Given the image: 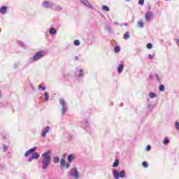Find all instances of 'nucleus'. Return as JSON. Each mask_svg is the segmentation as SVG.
<instances>
[{
	"label": "nucleus",
	"mask_w": 179,
	"mask_h": 179,
	"mask_svg": "<svg viewBox=\"0 0 179 179\" xmlns=\"http://www.w3.org/2000/svg\"><path fill=\"white\" fill-rule=\"evenodd\" d=\"M51 151L48 150L42 155V169L43 170H47L48 166L51 164V157L50 156Z\"/></svg>",
	"instance_id": "f257e3e1"
},
{
	"label": "nucleus",
	"mask_w": 179,
	"mask_h": 179,
	"mask_svg": "<svg viewBox=\"0 0 179 179\" xmlns=\"http://www.w3.org/2000/svg\"><path fill=\"white\" fill-rule=\"evenodd\" d=\"M113 176L115 179L125 178L127 177V173L125 170H122L119 172L117 169H113Z\"/></svg>",
	"instance_id": "f03ea898"
},
{
	"label": "nucleus",
	"mask_w": 179,
	"mask_h": 179,
	"mask_svg": "<svg viewBox=\"0 0 179 179\" xmlns=\"http://www.w3.org/2000/svg\"><path fill=\"white\" fill-rule=\"evenodd\" d=\"M45 55H46V53H45V51L44 50L36 52L32 57V61L33 62H37V61H40V59L44 58Z\"/></svg>",
	"instance_id": "7ed1b4c3"
},
{
	"label": "nucleus",
	"mask_w": 179,
	"mask_h": 179,
	"mask_svg": "<svg viewBox=\"0 0 179 179\" xmlns=\"http://www.w3.org/2000/svg\"><path fill=\"white\" fill-rule=\"evenodd\" d=\"M69 176L74 179H79V171L76 167L71 168L70 170Z\"/></svg>",
	"instance_id": "20e7f679"
},
{
	"label": "nucleus",
	"mask_w": 179,
	"mask_h": 179,
	"mask_svg": "<svg viewBox=\"0 0 179 179\" xmlns=\"http://www.w3.org/2000/svg\"><path fill=\"white\" fill-rule=\"evenodd\" d=\"M59 103L62 106V115H64V114H65V113H66V111H68V104L66 103V102L65 101V99H59Z\"/></svg>",
	"instance_id": "39448f33"
},
{
	"label": "nucleus",
	"mask_w": 179,
	"mask_h": 179,
	"mask_svg": "<svg viewBox=\"0 0 179 179\" xmlns=\"http://www.w3.org/2000/svg\"><path fill=\"white\" fill-rule=\"evenodd\" d=\"M80 3L84 5L85 8H89V9H93V6L87 0H79Z\"/></svg>",
	"instance_id": "423d86ee"
},
{
	"label": "nucleus",
	"mask_w": 179,
	"mask_h": 179,
	"mask_svg": "<svg viewBox=\"0 0 179 179\" xmlns=\"http://www.w3.org/2000/svg\"><path fill=\"white\" fill-rule=\"evenodd\" d=\"M145 22H150V19H153V13L148 11L145 15Z\"/></svg>",
	"instance_id": "0eeeda50"
},
{
	"label": "nucleus",
	"mask_w": 179,
	"mask_h": 179,
	"mask_svg": "<svg viewBox=\"0 0 179 179\" xmlns=\"http://www.w3.org/2000/svg\"><path fill=\"white\" fill-rule=\"evenodd\" d=\"M51 130V127L50 126H47L42 131L41 136L43 138H45L47 136V134L50 132Z\"/></svg>",
	"instance_id": "6e6552de"
},
{
	"label": "nucleus",
	"mask_w": 179,
	"mask_h": 179,
	"mask_svg": "<svg viewBox=\"0 0 179 179\" xmlns=\"http://www.w3.org/2000/svg\"><path fill=\"white\" fill-rule=\"evenodd\" d=\"M51 9H52V10L59 11V10H62V6H58V5H55V3H53L51 6Z\"/></svg>",
	"instance_id": "1a4fd4ad"
},
{
	"label": "nucleus",
	"mask_w": 179,
	"mask_h": 179,
	"mask_svg": "<svg viewBox=\"0 0 179 179\" xmlns=\"http://www.w3.org/2000/svg\"><path fill=\"white\" fill-rule=\"evenodd\" d=\"M52 5H54V3H52L50 1H43V8H50L51 9Z\"/></svg>",
	"instance_id": "9d476101"
},
{
	"label": "nucleus",
	"mask_w": 179,
	"mask_h": 179,
	"mask_svg": "<svg viewBox=\"0 0 179 179\" xmlns=\"http://www.w3.org/2000/svg\"><path fill=\"white\" fill-rule=\"evenodd\" d=\"M36 147H34L31 149H29L28 151H27L24 154V157H27L29 156V155H31V153H34V152H36Z\"/></svg>",
	"instance_id": "9b49d317"
},
{
	"label": "nucleus",
	"mask_w": 179,
	"mask_h": 179,
	"mask_svg": "<svg viewBox=\"0 0 179 179\" xmlns=\"http://www.w3.org/2000/svg\"><path fill=\"white\" fill-rule=\"evenodd\" d=\"M150 79H151L152 80H153V79H156L157 82H160V78L159 77V75L156 73L153 75H150Z\"/></svg>",
	"instance_id": "f8f14e48"
},
{
	"label": "nucleus",
	"mask_w": 179,
	"mask_h": 179,
	"mask_svg": "<svg viewBox=\"0 0 179 179\" xmlns=\"http://www.w3.org/2000/svg\"><path fill=\"white\" fill-rule=\"evenodd\" d=\"M7 10H8V7L6 6H3L0 8V13L1 15H5V13H6Z\"/></svg>",
	"instance_id": "ddd939ff"
},
{
	"label": "nucleus",
	"mask_w": 179,
	"mask_h": 179,
	"mask_svg": "<svg viewBox=\"0 0 179 179\" xmlns=\"http://www.w3.org/2000/svg\"><path fill=\"white\" fill-rule=\"evenodd\" d=\"M81 124H82L81 125L83 128H89L90 124H89V122L87 121V120L83 121L81 122Z\"/></svg>",
	"instance_id": "4468645a"
},
{
	"label": "nucleus",
	"mask_w": 179,
	"mask_h": 179,
	"mask_svg": "<svg viewBox=\"0 0 179 179\" xmlns=\"http://www.w3.org/2000/svg\"><path fill=\"white\" fill-rule=\"evenodd\" d=\"M49 33L50 34H51L52 36H55V34H57V29H55V28H50L49 29Z\"/></svg>",
	"instance_id": "2eb2a0df"
},
{
	"label": "nucleus",
	"mask_w": 179,
	"mask_h": 179,
	"mask_svg": "<svg viewBox=\"0 0 179 179\" xmlns=\"http://www.w3.org/2000/svg\"><path fill=\"white\" fill-rule=\"evenodd\" d=\"M43 98L45 101H48L50 100V94L48 92H45L43 95Z\"/></svg>",
	"instance_id": "dca6fc26"
},
{
	"label": "nucleus",
	"mask_w": 179,
	"mask_h": 179,
	"mask_svg": "<svg viewBox=\"0 0 179 179\" xmlns=\"http://www.w3.org/2000/svg\"><path fill=\"white\" fill-rule=\"evenodd\" d=\"M73 159H75V157L72 154L68 155L67 157V160L69 163H72V160H73Z\"/></svg>",
	"instance_id": "f3484780"
},
{
	"label": "nucleus",
	"mask_w": 179,
	"mask_h": 179,
	"mask_svg": "<svg viewBox=\"0 0 179 179\" xmlns=\"http://www.w3.org/2000/svg\"><path fill=\"white\" fill-rule=\"evenodd\" d=\"M123 70H124V65L123 64H120L118 68H117L118 73H122Z\"/></svg>",
	"instance_id": "a211bd4d"
},
{
	"label": "nucleus",
	"mask_w": 179,
	"mask_h": 179,
	"mask_svg": "<svg viewBox=\"0 0 179 179\" xmlns=\"http://www.w3.org/2000/svg\"><path fill=\"white\" fill-rule=\"evenodd\" d=\"M120 166V160L118 159H116L112 166V167H118Z\"/></svg>",
	"instance_id": "6ab92c4d"
},
{
	"label": "nucleus",
	"mask_w": 179,
	"mask_h": 179,
	"mask_svg": "<svg viewBox=\"0 0 179 179\" xmlns=\"http://www.w3.org/2000/svg\"><path fill=\"white\" fill-rule=\"evenodd\" d=\"M32 159H35L36 160H37V159H38V157H40V155H38V153L37 152H34L31 155Z\"/></svg>",
	"instance_id": "aec40b11"
},
{
	"label": "nucleus",
	"mask_w": 179,
	"mask_h": 179,
	"mask_svg": "<svg viewBox=\"0 0 179 179\" xmlns=\"http://www.w3.org/2000/svg\"><path fill=\"white\" fill-rule=\"evenodd\" d=\"M149 97L150 99H155V97H157V94H156L155 92H150Z\"/></svg>",
	"instance_id": "412c9836"
},
{
	"label": "nucleus",
	"mask_w": 179,
	"mask_h": 179,
	"mask_svg": "<svg viewBox=\"0 0 179 179\" xmlns=\"http://www.w3.org/2000/svg\"><path fill=\"white\" fill-rule=\"evenodd\" d=\"M130 37H131V36L129 35V32L127 31V32H125V34H124L123 38H124V40H128Z\"/></svg>",
	"instance_id": "4be33fe9"
},
{
	"label": "nucleus",
	"mask_w": 179,
	"mask_h": 179,
	"mask_svg": "<svg viewBox=\"0 0 179 179\" xmlns=\"http://www.w3.org/2000/svg\"><path fill=\"white\" fill-rule=\"evenodd\" d=\"M60 166L62 169H64L65 168V159H62L60 161Z\"/></svg>",
	"instance_id": "5701e85b"
},
{
	"label": "nucleus",
	"mask_w": 179,
	"mask_h": 179,
	"mask_svg": "<svg viewBox=\"0 0 179 179\" xmlns=\"http://www.w3.org/2000/svg\"><path fill=\"white\" fill-rule=\"evenodd\" d=\"M102 10H105L106 12H110V8L107 6H103Z\"/></svg>",
	"instance_id": "b1692460"
},
{
	"label": "nucleus",
	"mask_w": 179,
	"mask_h": 179,
	"mask_svg": "<svg viewBox=\"0 0 179 179\" xmlns=\"http://www.w3.org/2000/svg\"><path fill=\"white\" fill-rule=\"evenodd\" d=\"M138 27H140V29H142L143 27V22L142 21H138L137 22Z\"/></svg>",
	"instance_id": "393cba45"
},
{
	"label": "nucleus",
	"mask_w": 179,
	"mask_h": 179,
	"mask_svg": "<svg viewBox=\"0 0 179 179\" xmlns=\"http://www.w3.org/2000/svg\"><path fill=\"white\" fill-rule=\"evenodd\" d=\"M120 50L121 49L120 48V46H118V45L115 46L114 48L115 52H120Z\"/></svg>",
	"instance_id": "a878e982"
},
{
	"label": "nucleus",
	"mask_w": 179,
	"mask_h": 179,
	"mask_svg": "<svg viewBox=\"0 0 179 179\" xmlns=\"http://www.w3.org/2000/svg\"><path fill=\"white\" fill-rule=\"evenodd\" d=\"M79 72H80V73L78 74V78H82L83 76V73H84L83 69H80Z\"/></svg>",
	"instance_id": "bb28decb"
},
{
	"label": "nucleus",
	"mask_w": 179,
	"mask_h": 179,
	"mask_svg": "<svg viewBox=\"0 0 179 179\" xmlns=\"http://www.w3.org/2000/svg\"><path fill=\"white\" fill-rule=\"evenodd\" d=\"M159 92H164V90H165V89H166V87L163 85H161L160 86H159Z\"/></svg>",
	"instance_id": "cd10ccee"
},
{
	"label": "nucleus",
	"mask_w": 179,
	"mask_h": 179,
	"mask_svg": "<svg viewBox=\"0 0 179 179\" xmlns=\"http://www.w3.org/2000/svg\"><path fill=\"white\" fill-rule=\"evenodd\" d=\"M54 163H59V158L58 157H55L53 158Z\"/></svg>",
	"instance_id": "c85d7f7f"
},
{
	"label": "nucleus",
	"mask_w": 179,
	"mask_h": 179,
	"mask_svg": "<svg viewBox=\"0 0 179 179\" xmlns=\"http://www.w3.org/2000/svg\"><path fill=\"white\" fill-rule=\"evenodd\" d=\"M142 166H143V167H145V169L148 168V167H149V164H148L147 162H143L142 163Z\"/></svg>",
	"instance_id": "c756f323"
},
{
	"label": "nucleus",
	"mask_w": 179,
	"mask_h": 179,
	"mask_svg": "<svg viewBox=\"0 0 179 179\" xmlns=\"http://www.w3.org/2000/svg\"><path fill=\"white\" fill-rule=\"evenodd\" d=\"M169 143H170V140H169V138H165L164 141V145H167Z\"/></svg>",
	"instance_id": "7c9ffc66"
},
{
	"label": "nucleus",
	"mask_w": 179,
	"mask_h": 179,
	"mask_svg": "<svg viewBox=\"0 0 179 179\" xmlns=\"http://www.w3.org/2000/svg\"><path fill=\"white\" fill-rule=\"evenodd\" d=\"M80 45V41H79V40H76L74 41V45Z\"/></svg>",
	"instance_id": "2f4dec72"
},
{
	"label": "nucleus",
	"mask_w": 179,
	"mask_h": 179,
	"mask_svg": "<svg viewBox=\"0 0 179 179\" xmlns=\"http://www.w3.org/2000/svg\"><path fill=\"white\" fill-rule=\"evenodd\" d=\"M147 48H148V50H150V49L153 48V45L150 43H148Z\"/></svg>",
	"instance_id": "473e14b6"
},
{
	"label": "nucleus",
	"mask_w": 179,
	"mask_h": 179,
	"mask_svg": "<svg viewBox=\"0 0 179 179\" xmlns=\"http://www.w3.org/2000/svg\"><path fill=\"white\" fill-rule=\"evenodd\" d=\"M8 150V147L6 145H3V152L5 153Z\"/></svg>",
	"instance_id": "72a5a7b5"
},
{
	"label": "nucleus",
	"mask_w": 179,
	"mask_h": 179,
	"mask_svg": "<svg viewBox=\"0 0 179 179\" xmlns=\"http://www.w3.org/2000/svg\"><path fill=\"white\" fill-rule=\"evenodd\" d=\"M148 107L150 110H153V108H155V106L152 104H148Z\"/></svg>",
	"instance_id": "f704fd0d"
},
{
	"label": "nucleus",
	"mask_w": 179,
	"mask_h": 179,
	"mask_svg": "<svg viewBox=\"0 0 179 179\" xmlns=\"http://www.w3.org/2000/svg\"><path fill=\"white\" fill-rule=\"evenodd\" d=\"M106 30H108V31H109V33H111V27H110L109 25H107L106 27Z\"/></svg>",
	"instance_id": "c9c22d12"
},
{
	"label": "nucleus",
	"mask_w": 179,
	"mask_h": 179,
	"mask_svg": "<svg viewBox=\"0 0 179 179\" xmlns=\"http://www.w3.org/2000/svg\"><path fill=\"white\" fill-rule=\"evenodd\" d=\"M19 45H20V47H26V45H24V43H23V42H20V41H17Z\"/></svg>",
	"instance_id": "e433bc0d"
},
{
	"label": "nucleus",
	"mask_w": 179,
	"mask_h": 179,
	"mask_svg": "<svg viewBox=\"0 0 179 179\" xmlns=\"http://www.w3.org/2000/svg\"><path fill=\"white\" fill-rule=\"evenodd\" d=\"M175 127H176V129H177L178 131H179V122H176L175 123Z\"/></svg>",
	"instance_id": "4c0bfd02"
},
{
	"label": "nucleus",
	"mask_w": 179,
	"mask_h": 179,
	"mask_svg": "<svg viewBox=\"0 0 179 179\" xmlns=\"http://www.w3.org/2000/svg\"><path fill=\"white\" fill-rule=\"evenodd\" d=\"M138 3H139L140 5H143V3H145V0H139V1H138Z\"/></svg>",
	"instance_id": "58836bf2"
},
{
	"label": "nucleus",
	"mask_w": 179,
	"mask_h": 179,
	"mask_svg": "<svg viewBox=\"0 0 179 179\" xmlns=\"http://www.w3.org/2000/svg\"><path fill=\"white\" fill-rule=\"evenodd\" d=\"M39 89H42V90H45L46 87H43L42 85H39Z\"/></svg>",
	"instance_id": "ea45409f"
},
{
	"label": "nucleus",
	"mask_w": 179,
	"mask_h": 179,
	"mask_svg": "<svg viewBox=\"0 0 179 179\" xmlns=\"http://www.w3.org/2000/svg\"><path fill=\"white\" fill-rule=\"evenodd\" d=\"M65 167H66V169H69V167H71V164L69 163H66V164H65Z\"/></svg>",
	"instance_id": "a19ab883"
},
{
	"label": "nucleus",
	"mask_w": 179,
	"mask_h": 179,
	"mask_svg": "<svg viewBox=\"0 0 179 179\" xmlns=\"http://www.w3.org/2000/svg\"><path fill=\"white\" fill-rule=\"evenodd\" d=\"M150 149H152V147H150V145H147V147H146V150H147L148 152H149V150H150Z\"/></svg>",
	"instance_id": "79ce46f5"
},
{
	"label": "nucleus",
	"mask_w": 179,
	"mask_h": 179,
	"mask_svg": "<svg viewBox=\"0 0 179 179\" xmlns=\"http://www.w3.org/2000/svg\"><path fill=\"white\" fill-rule=\"evenodd\" d=\"M155 56V55H148V58L149 59H153V57Z\"/></svg>",
	"instance_id": "37998d69"
},
{
	"label": "nucleus",
	"mask_w": 179,
	"mask_h": 179,
	"mask_svg": "<svg viewBox=\"0 0 179 179\" xmlns=\"http://www.w3.org/2000/svg\"><path fill=\"white\" fill-rule=\"evenodd\" d=\"M17 66H19V63H15V64H14V68H15V69H16V68H17Z\"/></svg>",
	"instance_id": "c03bdc74"
},
{
	"label": "nucleus",
	"mask_w": 179,
	"mask_h": 179,
	"mask_svg": "<svg viewBox=\"0 0 179 179\" xmlns=\"http://www.w3.org/2000/svg\"><path fill=\"white\" fill-rule=\"evenodd\" d=\"M33 160H34V159L32 157H31L30 158H29L28 162H32Z\"/></svg>",
	"instance_id": "a18cd8bd"
},
{
	"label": "nucleus",
	"mask_w": 179,
	"mask_h": 179,
	"mask_svg": "<svg viewBox=\"0 0 179 179\" xmlns=\"http://www.w3.org/2000/svg\"><path fill=\"white\" fill-rule=\"evenodd\" d=\"M176 42L177 45H178V47H179V39H176Z\"/></svg>",
	"instance_id": "49530a36"
},
{
	"label": "nucleus",
	"mask_w": 179,
	"mask_h": 179,
	"mask_svg": "<svg viewBox=\"0 0 179 179\" xmlns=\"http://www.w3.org/2000/svg\"><path fill=\"white\" fill-rule=\"evenodd\" d=\"M113 24L118 25V23L117 22H114Z\"/></svg>",
	"instance_id": "de8ad7c7"
},
{
	"label": "nucleus",
	"mask_w": 179,
	"mask_h": 179,
	"mask_svg": "<svg viewBox=\"0 0 179 179\" xmlns=\"http://www.w3.org/2000/svg\"><path fill=\"white\" fill-rule=\"evenodd\" d=\"M123 26H126V27L128 26V24L127 23H124L123 24Z\"/></svg>",
	"instance_id": "09e8293b"
},
{
	"label": "nucleus",
	"mask_w": 179,
	"mask_h": 179,
	"mask_svg": "<svg viewBox=\"0 0 179 179\" xmlns=\"http://www.w3.org/2000/svg\"><path fill=\"white\" fill-rule=\"evenodd\" d=\"M1 107H3V104L0 103V108Z\"/></svg>",
	"instance_id": "8fccbe9b"
},
{
	"label": "nucleus",
	"mask_w": 179,
	"mask_h": 179,
	"mask_svg": "<svg viewBox=\"0 0 179 179\" xmlns=\"http://www.w3.org/2000/svg\"><path fill=\"white\" fill-rule=\"evenodd\" d=\"M75 58H76V61H78V56H76Z\"/></svg>",
	"instance_id": "3c124183"
},
{
	"label": "nucleus",
	"mask_w": 179,
	"mask_h": 179,
	"mask_svg": "<svg viewBox=\"0 0 179 179\" xmlns=\"http://www.w3.org/2000/svg\"><path fill=\"white\" fill-rule=\"evenodd\" d=\"M127 2H129V1H131V0H125Z\"/></svg>",
	"instance_id": "603ef678"
},
{
	"label": "nucleus",
	"mask_w": 179,
	"mask_h": 179,
	"mask_svg": "<svg viewBox=\"0 0 179 179\" xmlns=\"http://www.w3.org/2000/svg\"><path fill=\"white\" fill-rule=\"evenodd\" d=\"M0 31H1V29H0Z\"/></svg>",
	"instance_id": "864d4df0"
}]
</instances>
